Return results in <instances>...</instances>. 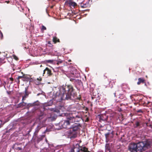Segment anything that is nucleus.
<instances>
[{"instance_id": "obj_45", "label": "nucleus", "mask_w": 152, "mask_h": 152, "mask_svg": "<svg viewBox=\"0 0 152 152\" xmlns=\"http://www.w3.org/2000/svg\"><path fill=\"white\" fill-rule=\"evenodd\" d=\"M2 60L1 59V58L0 57V61L2 62Z\"/></svg>"}, {"instance_id": "obj_20", "label": "nucleus", "mask_w": 152, "mask_h": 152, "mask_svg": "<svg viewBox=\"0 0 152 152\" xmlns=\"http://www.w3.org/2000/svg\"><path fill=\"white\" fill-rule=\"evenodd\" d=\"M105 148L106 151H108L109 152H110V147L109 144H106L105 146Z\"/></svg>"}, {"instance_id": "obj_48", "label": "nucleus", "mask_w": 152, "mask_h": 152, "mask_svg": "<svg viewBox=\"0 0 152 152\" xmlns=\"http://www.w3.org/2000/svg\"><path fill=\"white\" fill-rule=\"evenodd\" d=\"M1 37H3V34H2V33H1Z\"/></svg>"}, {"instance_id": "obj_14", "label": "nucleus", "mask_w": 152, "mask_h": 152, "mask_svg": "<svg viewBox=\"0 0 152 152\" xmlns=\"http://www.w3.org/2000/svg\"><path fill=\"white\" fill-rule=\"evenodd\" d=\"M39 105V103L38 101H37L33 103H29L27 105V106L29 107H30L36 105L38 106Z\"/></svg>"}, {"instance_id": "obj_40", "label": "nucleus", "mask_w": 152, "mask_h": 152, "mask_svg": "<svg viewBox=\"0 0 152 152\" xmlns=\"http://www.w3.org/2000/svg\"><path fill=\"white\" fill-rule=\"evenodd\" d=\"M7 93L9 94H10L11 93V91H7Z\"/></svg>"}, {"instance_id": "obj_2", "label": "nucleus", "mask_w": 152, "mask_h": 152, "mask_svg": "<svg viewBox=\"0 0 152 152\" xmlns=\"http://www.w3.org/2000/svg\"><path fill=\"white\" fill-rule=\"evenodd\" d=\"M66 117L70 120L71 123L79 122L82 119L80 112L76 111L67 114Z\"/></svg>"}, {"instance_id": "obj_25", "label": "nucleus", "mask_w": 152, "mask_h": 152, "mask_svg": "<svg viewBox=\"0 0 152 152\" xmlns=\"http://www.w3.org/2000/svg\"><path fill=\"white\" fill-rule=\"evenodd\" d=\"M24 77V75H23V76H19L18 78L16 79V81L17 82H18V83H20V80L19 79L21 78H23Z\"/></svg>"}, {"instance_id": "obj_43", "label": "nucleus", "mask_w": 152, "mask_h": 152, "mask_svg": "<svg viewBox=\"0 0 152 152\" xmlns=\"http://www.w3.org/2000/svg\"><path fill=\"white\" fill-rule=\"evenodd\" d=\"M47 132V129H46L45 130V131L43 133H44V134L45 133H46Z\"/></svg>"}, {"instance_id": "obj_56", "label": "nucleus", "mask_w": 152, "mask_h": 152, "mask_svg": "<svg viewBox=\"0 0 152 152\" xmlns=\"http://www.w3.org/2000/svg\"><path fill=\"white\" fill-rule=\"evenodd\" d=\"M98 152H101V151H99Z\"/></svg>"}, {"instance_id": "obj_35", "label": "nucleus", "mask_w": 152, "mask_h": 152, "mask_svg": "<svg viewBox=\"0 0 152 152\" xmlns=\"http://www.w3.org/2000/svg\"><path fill=\"white\" fill-rule=\"evenodd\" d=\"M42 117H43L42 115H39V120H41V119H42Z\"/></svg>"}, {"instance_id": "obj_6", "label": "nucleus", "mask_w": 152, "mask_h": 152, "mask_svg": "<svg viewBox=\"0 0 152 152\" xmlns=\"http://www.w3.org/2000/svg\"><path fill=\"white\" fill-rule=\"evenodd\" d=\"M77 132H73L70 130L68 132V137L71 140L75 139L77 137Z\"/></svg>"}, {"instance_id": "obj_42", "label": "nucleus", "mask_w": 152, "mask_h": 152, "mask_svg": "<svg viewBox=\"0 0 152 152\" xmlns=\"http://www.w3.org/2000/svg\"><path fill=\"white\" fill-rule=\"evenodd\" d=\"M89 121V119L88 118H87L86 120L85 121Z\"/></svg>"}, {"instance_id": "obj_46", "label": "nucleus", "mask_w": 152, "mask_h": 152, "mask_svg": "<svg viewBox=\"0 0 152 152\" xmlns=\"http://www.w3.org/2000/svg\"><path fill=\"white\" fill-rule=\"evenodd\" d=\"M111 134H112V135H113V134H114L113 132H111Z\"/></svg>"}, {"instance_id": "obj_8", "label": "nucleus", "mask_w": 152, "mask_h": 152, "mask_svg": "<svg viewBox=\"0 0 152 152\" xmlns=\"http://www.w3.org/2000/svg\"><path fill=\"white\" fill-rule=\"evenodd\" d=\"M91 100L92 102L94 104H97L98 103L99 104H101L100 98L99 96L96 97L93 95L91 97Z\"/></svg>"}, {"instance_id": "obj_41", "label": "nucleus", "mask_w": 152, "mask_h": 152, "mask_svg": "<svg viewBox=\"0 0 152 152\" xmlns=\"http://www.w3.org/2000/svg\"><path fill=\"white\" fill-rule=\"evenodd\" d=\"M5 2H7V4H8L10 3V1H5Z\"/></svg>"}, {"instance_id": "obj_9", "label": "nucleus", "mask_w": 152, "mask_h": 152, "mask_svg": "<svg viewBox=\"0 0 152 152\" xmlns=\"http://www.w3.org/2000/svg\"><path fill=\"white\" fill-rule=\"evenodd\" d=\"M66 118V120L64 122L62 123H61V126L64 129H69L70 128V120L69 119Z\"/></svg>"}, {"instance_id": "obj_17", "label": "nucleus", "mask_w": 152, "mask_h": 152, "mask_svg": "<svg viewBox=\"0 0 152 152\" xmlns=\"http://www.w3.org/2000/svg\"><path fill=\"white\" fill-rule=\"evenodd\" d=\"M145 80L143 78H139L138 79V82H137V84L139 85L141 83H144Z\"/></svg>"}, {"instance_id": "obj_11", "label": "nucleus", "mask_w": 152, "mask_h": 152, "mask_svg": "<svg viewBox=\"0 0 152 152\" xmlns=\"http://www.w3.org/2000/svg\"><path fill=\"white\" fill-rule=\"evenodd\" d=\"M45 72H46V74L47 76L49 77H51L53 75L51 70L48 67H46L45 69L43 70V76L45 74Z\"/></svg>"}, {"instance_id": "obj_36", "label": "nucleus", "mask_w": 152, "mask_h": 152, "mask_svg": "<svg viewBox=\"0 0 152 152\" xmlns=\"http://www.w3.org/2000/svg\"><path fill=\"white\" fill-rule=\"evenodd\" d=\"M37 80L40 81H41V80H42V79L41 77H39V78H37Z\"/></svg>"}, {"instance_id": "obj_5", "label": "nucleus", "mask_w": 152, "mask_h": 152, "mask_svg": "<svg viewBox=\"0 0 152 152\" xmlns=\"http://www.w3.org/2000/svg\"><path fill=\"white\" fill-rule=\"evenodd\" d=\"M128 150L131 152H137V143H130L128 146Z\"/></svg>"}, {"instance_id": "obj_29", "label": "nucleus", "mask_w": 152, "mask_h": 152, "mask_svg": "<svg viewBox=\"0 0 152 152\" xmlns=\"http://www.w3.org/2000/svg\"><path fill=\"white\" fill-rule=\"evenodd\" d=\"M13 56L14 58V59H15V60L17 61L18 60V58L15 55H14Z\"/></svg>"}, {"instance_id": "obj_50", "label": "nucleus", "mask_w": 152, "mask_h": 152, "mask_svg": "<svg viewBox=\"0 0 152 152\" xmlns=\"http://www.w3.org/2000/svg\"><path fill=\"white\" fill-rule=\"evenodd\" d=\"M39 95V94H37V96H38V95Z\"/></svg>"}, {"instance_id": "obj_32", "label": "nucleus", "mask_w": 152, "mask_h": 152, "mask_svg": "<svg viewBox=\"0 0 152 152\" xmlns=\"http://www.w3.org/2000/svg\"><path fill=\"white\" fill-rule=\"evenodd\" d=\"M137 113H142L143 111L142 110L140 109L136 111Z\"/></svg>"}, {"instance_id": "obj_24", "label": "nucleus", "mask_w": 152, "mask_h": 152, "mask_svg": "<svg viewBox=\"0 0 152 152\" xmlns=\"http://www.w3.org/2000/svg\"><path fill=\"white\" fill-rule=\"evenodd\" d=\"M51 110L53 111L54 112L58 113L60 112V110L58 108H53Z\"/></svg>"}, {"instance_id": "obj_49", "label": "nucleus", "mask_w": 152, "mask_h": 152, "mask_svg": "<svg viewBox=\"0 0 152 152\" xmlns=\"http://www.w3.org/2000/svg\"><path fill=\"white\" fill-rule=\"evenodd\" d=\"M71 61V60H69L68 61L69 62H70V61Z\"/></svg>"}, {"instance_id": "obj_23", "label": "nucleus", "mask_w": 152, "mask_h": 152, "mask_svg": "<svg viewBox=\"0 0 152 152\" xmlns=\"http://www.w3.org/2000/svg\"><path fill=\"white\" fill-rule=\"evenodd\" d=\"M140 125V122L139 121H137L135 122L134 125V128H137V127L139 126Z\"/></svg>"}, {"instance_id": "obj_47", "label": "nucleus", "mask_w": 152, "mask_h": 152, "mask_svg": "<svg viewBox=\"0 0 152 152\" xmlns=\"http://www.w3.org/2000/svg\"><path fill=\"white\" fill-rule=\"evenodd\" d=\"M114 96L115 97L116 96V93L115 92L114 93Z\"/></svg>"}, {"instance_id": "obj_53", "label": "nucleus", "mask_w": 152, "mask_h": 152, "mask_svg": "<svg viewBox=\"0 0 152 152\" xmlns=\"http://www.w3.org/2000/svg\"><path fill=\"white\" fill-rule=\"evenodd\" d=\"M61 62H61V61H60V62H59V63H61Z\"/></svg>"}, {"instance_id": "obj_1", "label": "nucleus", "mask_w": 152, "mask_h": 152, "mask_svg": "<svg viewBox=\"0 0 152 152\" xmlns=\"http://www.w3.org/2000/svg\"><path fill=\"white\" fill-rule=\"evenodd\" d=\"M60 92H57L54 98L57 102H61L62 100H72L77 96L76 92H74V89L71 85H63L60 88Z\"/></svg>"}, {"instance_id": "obj_12", "label": "nucleus", "mask_w": 152, "mask_h": 152, "mask_svg": "<svg viewBox=\"0 0 152 152\" xmlns=\"http://www.w3.org/2000/svg\"><path fill=\"white\" fill-rule=\"evenodd\" d=\"M41 128V127L40 126H38L37 127L35 128V132L34 133V136L35 137H37L38 135V133L39 130Z\"/></svg>"}, {"instance_id": "obj_54", "label": "nucleus", "mask_w": 152, "mask_h": 152, "mask_svg": "<svg viewBox=\"0 0 152 152\" xmlns=\"http://www.w3.org/2000/svg\"><path fill=\"white\" fill-rule=\"evenodd\" d=\"M50 42H48V43H49H49H50Z\"/></svg>"}, {"instance_id": "obj_30", "label": "nucleus", "mask_w": 152, "mask_h": 152, "mask_svg": "<svg viewBox=\"0 0 152 152\" xmlns=\"http://www.w3.org/2000/svg\"><path fill=\"white\" fill-rule=\"evenodd\" d=\"M53 60H48L47 61L48 63H52L53 62Z\"/></svg>"}, {"instance_id": "obj_28", "label": "nucleus", "mask_w": 152, "mask_h": 152, "mask_svg": "<svg viewBox=\"0 0 152 152\" xmlns=\"http://www.w3.org/2000/svg\"><path fill=\"white\" fill-rule=\"evenodd\" d=\"M46 27L45 26H44L42 25V28L41 29V30L42 31H44V30H46Z\"/></svg>"}, {"instance_id": "obj_52", "label": "nucleus", "mask_w": 152, "mask_h": 152, "mask_svg": "<svg viewBox=\"0 0 152 152\" xmlns=\"http://www.w3.org/2000/svg\"><path fill=\"white\" fill-rule=\"evenodd\" d=\"M42 65H41L40 66V67H42Z\"/></svg>"}, {"instance_id": "obj_39", "label": "nucleus", "mask_w": 152, "mask_h": 152, "mask_svg": "<svg viewBox=\"0 0 152 152\" xmlns=\"http://www.w3.org/2000/svg\"><path fill=\"white\" fill-rule=\"evenodd\" d=\"M3 125L4 124H1L0 125V128L2 127Z\"/></svg>"}, {"instance_id": "obj_26", "label": "nucleus", "mask_w": 152, "mask_h": 152, "mask_svg": "<svg viewBox=\"0 0 152 152\" xmlns=\"http://www.w3.org/2000/svg\"><path fill=\"white\" fill-rule=\"evenodd\" d=\"M121 87L123 89L126 88L128 87V85L126 84L123 83L122 84Z\"/></svg>"}, {"instance_id": "obj_15", "label": "nucleus", "mask_w": 152, "mask_h": 152, "mask_svg": "<svg viewBox=\"0 0 152 152\" xmlns=\"http://www.w3.org/2000/svg\"><path fill=\"white\" fill-rule=\"evenodd\" d=\"M119 98L120 99L123 100H125L127 99L126 97L125 96V95L124 94H120L119 95Z\"/></svg>"}, {"instance_id": "obj_55", "label": "nucleus", "mask_w": 152, "mask_h": 152, "mask_svg": "<svg viewBox=\"0 0 152 152\" xmlns=\"http://www.w3.org/2000/svg\"><path fill=\"white\" fill-rule=\"evenodd\" d=\"M0 121L2 122V121L0 120Z\"/></svg>"}, {"instance_id": "obj_4", "label": "nucleus", "mask_w": 152, "mask_h": 152, "mask_svg": "<svg viewBox=\"0 0 152 152\" xmlns=\"http://www.w3.org/2000/svg\"><path fill=\"white\" fill-rule=\"evenodd\" d=\"M72 152H90L88 150V148L80 146L79 144H77L73 146L72 149Z\"/></svg>"}, {"instance_id": "obj_13", "label": "nucleus", "mask_w": 152, "mask_h": 152, "mask_svg": "<svg viewBox=\"0 0 152 152\" xmlns=\"http://www.w3.org/2000/svg\"><path fill=\"white\" fill-rule=\"evenodd\" d=\"M80 126L79 125L74 126L70 129V130L74 132H77V131L80 129Z\"/></svg>"}, {"instance_id": "obj_34", "label": "nucleus", "mask_w": 152, "mask_h": 152, "mask_svg": "<svg viewBox=\"0 0 152 152\" xmlns=\"http://www.w3.org/2000/svg\"><path fill=\"white\" fill-rule=\"evenodd\" d=\"M109 133H107L105 134V136L106 138H108V137L109 136Z\"/></svg>"}, {"instance_id": "obj_38", "label": "nucleus", "mask_w": 152, "mask_h": 152, "mask_svg": "<svg viewBox=\"0 0 152 152\" xmlns=\"http://www.w3.org/2000/svg\"><path fill=\"white\" fill-rule=\"evenodd\" d=\"M17 149L18 150H21V148L18 147Z\"/></svg>"}, {"instance_id": "obj_10", "label": "nucleus", "mask_w": 152, "mask_h": 152, "mask_svg": "<svg viewBox=\"0 0 152 152\" xmlns=\"http://www.w3.org/2000/svg\"><path fill=\"white\" fill-rule=\"evenodd\" d=\"M90 0H84L80 3V6L82 8L89 7H90Z\"/></svg>"}, {"instance_id": "obj_18", "label": "nucleus", "mask_w": 152, "mask_h": 152, "mask_svg": "<svg viewBox=\"0 0 152 152\" xmlns=\"http://www.w3.org/2000/svg\"><path fill=\"white\" fill-rule=\"evenodd\" d=\"M107 117L105 114L102 115L100 117V120H102L103 121H106L107 119Z\"/></svg>"}, {"instance_id": "obj_44", "label": "nucleus", "mask_w": 152, "mask_h": 152, "mask_svg": "<svg viewBox=\"0 0 152 152\" xmlns=\"http://www.w3.org/2000/svg\"><path fill=\"white\" fill-rule=\"evenodd\" d=\"M23 93H20V96H23Z\"/></svg>"}, {"instance_id": "obj_22", "label": "nucleus", "mask_w": 152, "mask_h": 152, "mask_svg": "<svg viewBox=\"0 0 152 152\" xmlns=\"http://www.w3.org/2000/svg\"><path fill=\"white\" fill-rule=\"evenodd\" d=\"M23 78L25 79L28 80H30L32 79L30 76L25 75H24Z\"/></svg>"}, {"instance_id": "obj_21", "label": "nucleus", "mask_w": 152, "mask_h": 152, "mask_svg": "<svg viewBox=\"0 0 152 152\" xmlns=\"http://www.w3.org/2000/svg\"><path fill=\"white\" fill-rule=\"evenodd\" d=\"M53 41L54 43H56L57 42H59L60 40L57 37H54L53 38Z\"/></svg>"}, {"instance_id": "obj_27", "label": "nucleus", "mask_w": 152, "mask_h": 152, "mask_svg": "<svg viewBox=\"0 0 152 152\" xmlns=\"http://www.w3.org/2000/svg\"><path fill=\"white\" fill-rule=\"evenodd\" d=\"M45 136V135H42V136L40 138H38L37 139V141L38 142L40 141L43 138H44Z\"/></svg>"}, {"instance_id": "obj_16", "label": "nucleus", "mask_w": 152, "mask_h": 152, "mask_svg": "<svg viewBox=\"0 0 152 152\" xmlns=\"http://www.w3.org/2000/svg\"><path fill=\"white\" fill-rule=\"evenodd\" d=\"M25 95L22 96V101H24L26 99V98L28 96V92L27 91L26 89H25Z\"/></svg>"}, {"instance_id": "obj_31", "label": "nucleus", "mask_w": 152, "mask_h": 152, "mask_svg": "<svg viewBox=\"0 0 152 152\" xmlns=\"http://www.w3.org/2000/svg\"><path fill=\"white\" fill-rule=\"evenodd\" d=\"M146 104L147 106V105H151L152 104V103L150 102H148L147 103H146Z\"/></svg>"}, {"instance_id": "obj_7", "label": "nucleus", "mask_w": 152, "mask_h": 152, "mask_svg": "<svg viewBox=\"0 0 152 152\" xmlns=\"http://www.w3.org/2000/svg\"><path fill=\"white\" fill-rule=\"evenodd\" d=\"M65 4L71 8L72 7L74 8L77 5V4L75 2L73 1L72 0H66L65 2Z\"/></svg>"}, {"instance_id": "obj_19", "label": "nucleus", "mask_w": 152, "mask_h": 152, "mask_svg": "<svg viewBox=\"0 0 152 152\" xmlns=\"http://www.w3.org/2000/svg\"><path fill=\"white\" fill-rule=\"evenodd\" d=\"M26 104V103L23 102V101H22V102L20 103L18 105V107H22L25 106Z\"/></svg>"}, {"instance_id": "obj_3", "label": "nucleus", "mask_w": 152, "mask_h": 152, "mask_svg": "<svg viewBox=\"0 0 152 152\" xmlns=\"http://www.w3.org/2000/svg\"><path fill=\"white\" fill-rule=\"evenodd\" d=\"M137 152H142L150 148L151 147L150 142H140L136 143Z\"/></svg>"}, {"instance_id": "obj_37", "label": "nucleus", "mask_w": 152, "mask_h": 152, "mask_svg": "<svg viewBox=\"0 0 152 152\" xmlns=\"http://www.w3.org/2000/svg\"><path fill=\"white\" fill-rule=\"evenodd\" d=\"M70 80L72 82H74L75 81H76V80L74 79H70Z\"/></svg>"}, {"instance_id": "obj_51", "label": "nucleus", "mask_w": 152, "mask_h": 152, "mask_svg": "<svg viewBox=\"0 0 152 152\" xmlns=\"http://www.w3.org/2000/svg\"><path fill=\"white\" fill-rule=\"evenodd\" d=\"M78 99H79L80 100V98H78Z\"/></svg>"}, {"instance_id": "obj_33", "label": "nucleus", "mask_w": 152, "mask_h": 152, "mask_svg": "<svg viewBox=\"0 0 152 152\" xmlns=\"http://www.w3.org/2000/svg\"><path fill=\"white\" fill-rule=\"evenodd\" d=\"M10 80H11L12 82L10 83L12 84V81H13V78L12 77H10Z\"/></svg>"}]
</instances>
